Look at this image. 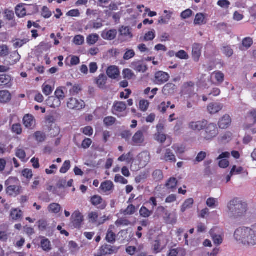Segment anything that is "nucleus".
Here are the masks:
<instances>
[{
    "label": "nucleus",
    "mask_w": 256,
    "mask_h": 256,
    "mask_svg": "<svg viewBox=\"0 0 256 256\" xmlns=\"http://www.w3.org/2000/svg\"><path fill=\"white\" fill-rule=\"evenodd\" d=\"M70 160H66L64 162L62 166L60 169V172L62 174L66 173L68 170L70 168Z\"/></svg>",
    "instance_id": "nucleus-64"
},
{
    "label": "nucleus",
    "mask_w": 256,
    "mask_h": 256,
    "mask_svg": "<svg viewBox=\"0 0 256 256\" xmlns=\"http://www.w3.org/2000/svg\"><path fill=\"white\" fill-rule=\"evenodd\" d=\"M176 87L175 84L172 83L166 84L163 88L162 92L165 95H169L174 92Z\"/></svg>",
    "instance_id": "nucleus-31"
},
{
    "label": "nucleus",
    "mask_w": 256,
    "mask_h": 256,
    "mask_svg": "<svg viewBox=\"0 0 256 256\" xmlns=\"http://www.w3.org/2000/svg\"><path fill=\"white\" fill-rule=\"evenodd\" d=\"M210 234L215 245L218 246L222 243L224 234L220 228H212L210 231Z\"/></svg>",
    "instance_id": "nucleus-5"
},
{
    "label": "nucleus",
    "mask_w": 256,
    "mask_h": 256,
    "mask_svg": "<svg viewBox=\"0 0 256 256\" xmlns=\"http://www.w3.org/2000/svg\"><path fill=\"white\" fill-rule=\"evenodd\" d=\"M40 245L42 249L46 252H48L52 249V246L50 241L48 239L46 238H42L41 242Z\"/></svg>",
    "instance_id": "nucleus-35"
},
{
    "label": "nucleus",
    "mask_w": 256,
    "mask_h": 256,
    "mask_svg": "<svg viewBox=\"0 0 256 256\" xmlns=\"http://www.w3.org/2000/svg\"><path fill=\"white\" fill-rule=\"evenodd\" d=\"M207 125V121L206 120L192 121L188 124V128L194 132H200L204 130Z\"/></svg>",
    "instance_id": "nucleus-10"
},
{
    "label": "nucleus",
    "mask_w": 256,
    "mask_h": 256,
    "mask_svg": "<svg viewBox=\"0 0 256 256\" xmlns=\"http://www.w3.org/2000/svg\"><path fill=\"white\" fill-rule=\"evenodd\" d=\"M176 56L180 60H188L189 58L188 54L184 50H180L177 52Z\"/></svg>",
    "instance_id": "nucleus-54"
},
{
    "label": "nucleus",
    "mask_w": 256,
    "mask_h": 256,
    "mask_svg": "<svg viewBox=\"0 0 256 256\" xmlns=\"http://www.w3.org/2000/svg\"><path fill=\"white\" fill-rule=\"evenodd\" d=\"M16 14L19 18L24 17L26 14V10L24 8V4H19L16 8Z\"/></svg>",
    "instance_id": "nucleus-37"
},
{
    "label": "nucleus",
    "mask_w": 256,
    "mask_h": 256,
    "mask_svg": "<svg viewBox=\"0 0 256 256\" xmlns=\"http://www.w3.org/2000/svg\"><path fill=\"white\" fill-rule=\"evenodd\" d=\"M232 122L231 116L228 114H225L219 119L218 126L221 129H226L230 126Z\"/></svg>",
    "instance_id": "nucleus-14"
},
{
    "label": "nucleus",
    "mask_w": 256,
    "mask_h": 256,
    "mask_svg": "<svg viewBox=\"0 0 256 256\" xmlns=\"http://www.w3.org/2000/svg\"><path fill=\"white\" fill-rule=\"evenodd\" d=\"M223 108V104L218 102H211L208 104L207 107L208 112L214 114L218 112Z\"/></svg>",
    "instance_id": "nucleus-21"
},
{
    "label": "nucleus",
    "mask_w": 256,
    "mask_h": 256,
    "mask_svg": "<svg viewBox=\"0 0 256 256\" xmlns=\"http://www.w3.org/2000/svg\"><path fill=\"white\" fill-rule=\"evenodd\" d=\"M206 204L212 209L216 208L219 205L218 199L214 198H209L206 201Z\"/></svg>",
    "instance_id": "nucleus-38"
},
{
    "label": "nucleus",
    "mask_w": 256,
    "mask_h": 256,
    "mask_svg": "<svg viewBox=\"0 0 256 256\" xmlns=\"http://www.w3.org/2000/svg\"><path fill=\"white\" fill-rule=\"evenodd\" d=\"M152 214V212L150 211L145 206H142L140 210V215L144 218H148Z\"/></svg>",
    "instance_id": "nucleus-53"
},
{
    "label": "nucleus",
    "mask_w": 256,
    "mask_h": 256,
    "mask_svg": "<svg viewBox=\"0 0 256 256\" xmlns=\"http://www.w3.org/2000/svg\"><path fill=\"white\" fill-rule=\"evenodd\" d=\"M136 210V206L132 204H130L126 210H121L120 212L124 216H130L134 214Z\"/></svg>",
    "instance_id": "nucleus-42"
},
{
    "label": "nucleus",
    "mask_w": 256,
    "mask_h": 256,
    "mask_svg": "<svg viewBox=\"0 0 256 256\" xmlns=\"http://www.w3.org/2000/svg\"><path fill=\"white\" fill-rule=\"evenodd\" d=\"M116 235L115 234L112 232V230H111L110 228L108 231V232L106 234V240L109 242L113 244L116 241Z\"/></svg>",
    "instance_id": "nucleus-45"
},
{
    "label": "nucleus",
    "mask_w": 256,
    "mask_h": 256,
    "mask_svg": "<svg viewBox=\"0 0 256 256\" xmlns=\"http://www.w3.org/2000/svg\"><path fill=\"white\" fill-rule=\"evenodd\" d=\"M230 154L229 152H224L222 153L217 158L218 160V166L220 168H226L230 164L228 158H230Z\"/></svg>",
    "instance_id": "nucleus-11"
},
{
    "label": "nucleus",
    "mask_w": 256,
    "mask_h": 256,
    "mask_svg": "<svg viewBox=\"0 0 256 256\" xmlns=\"http://www.w3.org/2000/svg\"><path fill=\"white\" fill-rule=\"evenodd\" d=\"M34 136L36 141L40 142H44L46 138V134L40 131L35 132Z\"/></svg>",
    "instance_id": "nucleus-48"
},
{
    "label": "nucleus",
    "mask_w": 256,
    "mask_h": 256,
    "mask_svg": "<svg viewBox=\"0 0 256 256\" xmlns=\"http://www.w3.org/2000/svg\"><path fill=\"white\" fill-rule=\"evenodd\" d=\"M211 79H215L218 84H222L224 80V74L220 72L216 71L210 76Z\"/></svg>",
    "instance_id": "nucleus-36"
},
{
    "label": "nucleus",
    "mask_w": 256,
    "mask_h": 256,
    "mask_svg": "<svg viewBox=\"0 0 256 256\" xmlns=\"http://www.w3.org/2000/svg\"><path fill=\"white\" fill-rule=\"evenodd\" d=\"M222 52L228 57L231 56L234 54V50L230 46H224L222 48Z\"/></svg>",
    "instance_id": "nucleus-51"
},
{
    "label": "nucleus",
    "mask_w": 256,
    "mask_h": 256,
    "mask_svg": "<svg viewBox=\"0 0 256 256\" xmlns=\"http://www.w3.org/2000/svg\"><path fill=\"white\" fill-rule=\"evenodd\" d=\"M42 92L46 96H49L50 95L53 90L54 88L48 84H44L42 86Z\"/></svg>",
    "instance_id": "nucleus-50"
},
{
    "label": "nucleus",
    "mask_w": 256,
    "mask_h": 256,
    "mask_svg": "<svg viewBox=\"0 0 256 256\" xmlns=\"http://www.w3.org/2000/svg\"><path fill=\"white\" fill-rule=\"evenodd\" d=\"M130 67L136 72H144L148 69L146 66L140 61L132 62Z\"/></svg>",
    "instance_id": "nucleus-24"
},
{
    "label": "nucleus",
    "mask_w": 256,
    "mask_h": 256,
    "mask_svg": "<svg viewBox=\"0 0 256 256\" xmlns=\"http://www.w3.org/2000/svg\"><path fill=\"white\" fill-rule=\"evenodd\" d=\"M193 12L190 9H187L180 14V17L183 20L190 18L192 15Z\"/></svg>",
    "instance_id": "nucleus-58"
},
{
    "label": "nucleus",
    "mask_w": 256,
    "mask_h": 256,
    "mask_svg": "<svg viewBox=\"0 0 256 256\" xmlns=\"http://www.w3.org/2000/svg\"><path fill=\"white\" fill-rule=\"evenodd\" d=\"M61 208L60 204L57 203H52L48 207V211L54 214H58L60 211Z\"/></svg>",
    "instance_id": "nucleus-34"
},
{
    "label": "nucleus",
    "mask_w": 256,
    "mask_h": 256,
    "mask_svg": "<svg viewBox=\"0 0 256 256\" xmlns=\"http://www.w3.org/2000/svg\"><path fill=\"white\" fill-rule=\"evenodd\" d=\"M253 40L250 37L244 38L242 40V46L240 48L241 50H246L251 47L253 44Z\"/></svg>",
    "instance_id": "nucleus-32"
},
{
    "label": "nucleus",
    "mask_w": 256,
    "mask_h": 256,
    "mask_svg": "<svg viewBox=\"0 0 256 256\" xmlns=\"http://www.w3.org/2000/svg\"><path fill=\"white\" fill-rule=\"evenodd\" d=\"M132 160V156L131 152H128L127 154H124L118 158V160L120 162H126L130 163Z\"/></svg>",
    "instance_id": "nucleus-49"
},
{
    "label": "nucleus",
    "mask_w": 256,
    "mask_h": 256,
    "mask_svg": "<svg viewBox=\"0 0 256 256\" xmlns=\"http://www.w3.org/2000/svg\"><path fill=\"white\" fill-rule=\"evenodd\" d=\"M106 76L104 74H100L96 78V84L100 88H102L106 81Z\"/></svg>",
    "instance_id": "nucleus-46"
},
{
    "label": "nucleus",
    "mask_w": 256,
    "mask_h": 256,
    "mask_svg": "<svg viewBox=\"0 0 256 256\" xmlns=\"http://www.w3.org/2000/svg\"><path fill=\"white\" fill-rule=\"evenodd\" d=\"M19 180L17 178L10 176L5 182L4 184L6 188H10L13 186L19 184Z\"/></svg>",
    "instance_id": "nucleus-40"
},
{
    "label": "nucleus",
    "mask_w": 256,
    "mask_h": 256,
    "mask_svg": "<svg viewBox=\"0 0 256 256\" xmlns=\"http://www.w3.org/2000/svg\"><path fill=\"white\" fill-rule=\"evenodd\" d=\"M11 100V94L6 90H0V102L6 103Z\"/></svg>",
    "instance_id": "nucleus-33"
},
{
    "label": "nucleus",
    "mask_w": 256,
    "mask_h": 256,
    "mask_svg": "<svg viewBox=\"0 0 256 256\" xmlns=\"http://www.w3.org/2000/svg\"><path fill=\"white\" fill-rule=\"evenodd\" d=\"M160 160L171 162H175L176 160V156L170 149L166 150L164 155L160 158Z\"/></svg>",
    "instance_id": "nucleus-28"
},
{
    "label": "nucleus",
    "mask_w": 256,
    "mask_h": 256,
    "mask_svg": "<svg viewBox=\"0 0 256 256\" xmlns=\"http://www.w3.org/2000/svg\"><path fill=\"white\" fill-rule=\"evenodd\" d=\"M61 101L54 96H50L46 100L47 104L51 108H57L60 106Z\"/></svg>",
    "instance_id": "nucleus-30"
},
{
    "label": "nucleus",
    "mask_w": 256,
    "mask_h": 256,
    "mask_svg": "<svg viewBox=\"0 0 256 256\" xmlns=\"http://www.w3.org/2000/svg\"><path fill=\"white\" fill-rule=\"evenodd\" d=\"M177 184L178 181L176 179L174 178H171L168 180L166 186L168 188L174 190L176 188Z\"/></svg>",
    "instance_id": "nucleus-47"
},
{
    "label": "nucleus",
    "mask_w": 256,
    "mask_h": 256,
    "mask_svg": "<svg viewBox=\"0 0 256 256\" xmlns=\"http://www.w3.org/2000/svg\"><path fill=\"white\" fill-rule=\"evenodd\" d=\"M207 14H206L199 12L196 14L194 20V23L195 25L202 26L207 22Z\"/></svg>",
    "instance_id": "nucleus-23"
},
{
    "label": "nucleus",
    "mask_w": 256,
    "mask_h": 256,
    "mask_svg": "<svg viewBox=\"0 0 256 256\" xmlns=\"http://www.w3.org/2000/svg\"><path fill=\"white\" fill-rule=\"evenodd\" d=\"M156 36L155 30H152L146 32L144 36V40L145 41H150L153 40Z\"/></svg>",
    "instance_id": "nucleus-55"
},
{
    "label": "nucleus",
    "mask_w": 256,
    "mask_h": 256,
    "mask_svg": "<svg viewBox=\"0 0 256 256\" xmlns=\"http://www.w3.org/2000/svg\"><path fill=\"white\" fill-rule=\"evenodd\" d=\"M218 134V129L215 124H207L205 127V131L203 134V138L206 140H212Z\"/></svg>",
    "instance_id": "nucleus-4"
},
{
    "label": "nucleus",
    "mask_w": 256,
    "mask_h": 256,
    "mask_svg": "<svg viewBox=\"0 0 256 256\" xmlns=\"http://www.w3.org/2000/svg\"><path fill=\"white\" fill-rule=\"evenodd\" d=\"M117 34V30L116 29H106L102 32L101 36L105 40H112L116 38Z\"/></svg>",
    "instance_id": "nucleus-15"
},
{
    "label": "nucleus",
    "mask_w": 256,
    "mask_h": 256,
    "mask_svg": "<svg viewBox=\"0 0 256 256\" xmlns=\"http://www.w3.org/2000/svg\"><path fill=\"white\" fill-rule=\"evenodd\" d=\"M124 78L130 80L134 76V74L132 70L128 68L124 69L122 72Z\"/></svg>",
    "instance_id": "nucleus-60"
},
{
    "label": "nucleus",
    "mask_w": 256,
    "mask_h": 256,
    "mask_svg": "<svg viewBox=\"0 0 256 256\" xmlns=\"http://www.w3.org/2000/svg\"><path fill=\"white\" fill-rule=\"evenodd\" d=\"M88 220L90 222L100 225L102 224L106 220V216H104V220L102 222L98 221V214L96 212H92L88 215Z\"/></svg>",
    "instance_id": "nucleus-22"
},
{
    "label": "nucleus",
    "mask_w": 256,
    "mask_h": 256,
    "mask_svg": "<svg viewBox=\"0 0 256 256\" xmlns=\"http://www.w3.org/2000/svg\"><path fill=\"white\" fill-rule=\"evenodd\" d=\"M186 250L182 248H177L170 250L167 256H186Z\"/></svg>",
    "instance_id": "nucleus-25"
},
{
    "label": "nucleus",
    "mask_w": 256,
    "mask_h": 256,
    "mask_svg": "<svg viewBox=\"0 0 256 256\" xmlns=\"http://www.w3.org/2000/svg\"><path fill=\"white\" fill-rule=\"evenodd\" d=\"M54 95L56 98L60 100H63L65 98V95L64 91L62 88H58L56 90Z\"/></svg>",
    "instance_id": "nucleus-63"
},
{
    "label": "nucleus",
    "mask_w": 256,
    "mask_h": 256,
    "mask_svg": "<svg viewBox=\"0 0 256 256\" xmlns=\"http://www.w3.org/2000/svg\"><path fill=\"white\" fill-rule=\"evenodd\" d=\"M99 36L96 34H90L86 38L87 43L90 45L95 44L98 40Z\"/></svg>",
    "instance_id": "nucleus-44"
},
{
    "label": "nucleus",
    "mask_w": 256,
    "mask_h": 256,
    "mask_svg": "<svg viewBox=\"0 0 256 256\" xmlns=\"http://www.w3.org/2000/svg\"><path fill=\"white\" fill-rule=\"evenodd\" d=\"M194 84L192 82L184 83L183 86V90L188 94H190L194 92Z\"/></svg>",
    "instance_id": "nucleus-41"
},
{
    "label": "nucleus",
    "mask_w": 256,
    "mask_h": 256,
    "mask_svg": "<svg viewBox=\"0 0 256 256\" xmlns=\"http://www.w3.org/2000/svg\"><path fill=\"white\" fill-rule=\"evenodd\" d=\"M23 212L18 208H12L10 212V219L14 221L20 220L22 218Z\"/></svg>",
    "instance_id": "nucleus-27"
},
{
    "label": "nucleus",
    "mask_w": 256,
    "mask_h": 256,
    "mask_svg": "<svg viewBox=\"0 0 256 256\" xmlns=\"http://www.w3.org/2000/svg\"><path fill=\"white\" fill-rule=\"evenodd\" d=\"M168 242V240L166 236H159L158 240L154 242L152 246L154 253L157 254L160 252Z\"/></svg>",
    "instance_id": "nucleus-9"
},
{
    "label": "nucleus",
    "mask_w": 256,
    "mask_h": 256,
    "mask_svg": "<svg viewBox=\"0 0 256 256\" xmlns=\"http://www.w3.org/2000/svg\"><path fill=\"white\" fill-rule=\"evenodd\" d=\"M100 188L104 193L108 195L113 192L114 184L112 181L106 180L101 184Z\"/></svg>",
    "instance_id": "nucleus-16"
},
{
    "label": "nucleus",
    "mask_w": 256,
    "mask_h": 256,
    "mask_svg": "<svg viewBox=\"0 0 256 256\" xmlns=\"http://www.w3.org/2000/svg\"><path fill=\"white\" fill-rule=\"evenodd\" d=\"M117 226H128L130 224V222L124 218L118 219L115 222Z\"/></svg>",
    "instance_id": "nucleus-62"
},
{
    "label": "nucleus",
    "mask_w": 256,
    "mask_h": 256,
    "mask_svg": "<svg viewBox=\"0 0 256 256\" xmlns=\"http://www.w3.org/2000/svg\"><path fill=\"white\" fill-rule=\"evenodd\" d=\"M194 200L192 198L186 200L181 206L180 210L182 212H184L186 210L191 208L194 204Z\"/></svg>",
    "instance_id": "nucleus-39"
},
{
    "label": "nucleus",
    "mask_w": 256,
    "mask_h": 256,
    "mask_svg": "<svg viewBox=\"0 0 256 256\" xmlns=\"http://www.w3.org/2000/svg\"><path fill=\"white\" fill-rule=\"evenodd\" d=\"M135 56V52L133 50L127 49L124 56V60H128Z\"/></svg>",
    "instance_id": "nucleus-57"
},
{
    "label": "nucleus",
    "mask_w": 256,
    "mask_h": 256,
    "mask_svg": "<svg viewBox=\"0 0 256 256\" xmlns=\"http://www.w3.org/2000/svg\"><path fill=\"white\" fill-rule=\"evenodd\" d=\"M22 188L20 186V182L19 184H16L14 186H11L10 188H6V194L10 196H16L22 192Z\"/></svg>",
    "instance_id": "nucleus-19"
},
{
    "label": "nucleus",
    "mask_w": 256,
    "mask_h": 256,
    "mask_svg": "<svg viewBox=\"0 0 256 256\" xmlns=\"http://www.w3.org/2000/svg\"><path fill=\"white\" fill-rule=\"evenodd\" d=\"M16 155L22 161H24L26 154L25 151L23 149L18 148L16 150Z\"/></svg>",
    "instance_id": "nucleus-52"
},
{
    "label": "nucleus",
    "mask_w": 256,
    "mask_h": 256,
    "mask_svg": "<svg viewBox=\"0 0 256 256\" xmlns=\"http://www.w3.org/2000/svg\"><path fill=\"white\" fill-rule=\"evenodd\" d=\"M72 226L74 228H80L84 221V216L78 210L74 212L70 218Z\"/></svg>",
    "instance_id": "nucleus-8"
},
{
    "label": "nucleus",
    "mask_w": 256,
    "mask_h": 256,
    "mask_svg": "<svg viewBox=\"0 0 256 256\" xmlns=\"http://www.w3.org/2000/svg\"><path fill=\"white\" fill-rule=\"evenodd\" d=\"M22 174V176L28 180H30L33 176L32 170L28 168L24 169Z\"/></svg>",
    "instance_id": "nucleus-56"
},
{
    "label": "nucleus",
    "mask_w": 256,
    "mask_h": 256,
    "mask_svg": "<svg viewBox=\"0 0 256 256\" xmlns=\"http://www.w3.org/2000/svg\"><path fill=\"white\" fill-rule=\"evenodd\" d=\"M90 202L93 206H96L100 210H104L107 206L106 202L98 195H95L92 196L90 199Z\"/></svg>",
    "instance_id": "nucleus-12"
},
{
    "label": "nucleus",
    "mask_w": 256,
    "mask_h": 256,
    "mask_svg": "<svg viewBox=\"0 0 256 256\" xmlns=\"http://www.w3.org/2000/svg\"><path fill=\"white\" fill-rule=\"evenodd\" d=\"M144 142L145 137L144 132L138 130L132 136L130 144L133 146H142L144 145Z\"/></svg>",
    "instance_id": "nucleus-6"
},
{
    "label": "nucleus",
    "mask_w": 256,
    "mask_h": 256,
    "mask_svg": "<svg viewBox=\"0 0 256 256\" xmlns=\"http://www.w3.org/2000/svg\"><path fill=\"white\" fill-rule=\"evenodd\" d=\"M12 78L8 74L0 75V86L10 88L12 85Z\"/></svg>",
    "instance_id": "nucleus-20"
},
{
    "label": "nucleus",
    "mask_w": 256,
    "mask_h": 256,
    "mask_svg": "<svg viewBox=\"0 0 256 256\" xmlns=\"http://www.w3.org/2000/svg\"><path fill=\"white\" fill-rule=\"evenodd\" d=\"M202 46L201 45L194 44L192 46V58L194 61L198 62L201 56Z\"/></svg>",
    "instance_id": "nucleus-26"
},
{
    "label": "nucleus",
    "mask_w": 256,
    "mask_h": 256,
    "mask_svg": "<svg viewBox=\"0 0 256 256\" xmlns=\"http://www.w3.org/2000/svg\"><path fill=\"white\" fill-rule=\"evenodd\" d=\"M150 154L148 151H144L138 156V160L141 166H146L150 162Z\"/></svg>",
    "instance_id": "nucleus-18"
},
{
    "label": "nucleus",
    "mask_w": 256,
    "mask_h": 256,
    "mask_svg": "<svg viewBox=\"0 0 256 256\" xmlns=\"http://www.w3.org/2000/svg\"><path fill=\"white\" fill-rule=\"evenodd\" d=\"M102 254H111L113 252L112 248V246L106 244L102 247Z\"/></svg>",
    "instance_id": "nucleus-61"
},
{
    "label": "nucleus",
    "mask_w": 256,
    "mask_h": 256,
    "mask_svg": "<svg viewBox=\"0 0 256 256\" xmlns=\"http://www.w3.org/2000/svg\"><path fill=\"white\" fill-rule=\"evenodd\" d=\"M112 112L118 118L126 116L128 114L126 103L122 102H115L112 106Z\"/></svg>",
    "instance_id": "nucleus-3"
},
{
    "label": "nucleus",
    "mask_w": 256,
    "mask_h": 256,
    "mask_svg": "<svg viewBox=\"0 0 256 256\" xmlns=\"http://www.w3.org/2000/svg\"><path fill=\"white\" fill-rule=\"evenodd\" d=\"M23 124L24 126L28 128H34L36 125V120L34 116L30 114H26L23 118Z\"/></svg>",
    "instance_id": "nucleus-17"
},
{
    "label": "nucleus",
    "mask_w": 256,
    "mask_h": 256,
    "mask_svg": "<svg viewBox=\"0 0 256 256\" xmlns=\"http://www.w3.org/2000/svg\"><path fill=\"white\" fill-rule=\"evenodd\" d=\"M67 106L71 110H80L85 107V102L80 99L72 98L68 100Z\"/></svg>",
    "instance_id": "nucleus-7"
},
{
    "label": "nucleus",
    "mask_w": 256,
    "mask_h": 256,
    "mask_svg": "<svg viewBox=\"0 0 256 256\" xmlns=\"http://www.w3.org/2000/svg\"><path fill=\"white\" fill-rule=\"evenodd\" d=\"M106 74L110 78L115 79L118 76L120 71L116 66H110L107 69Z\"/></svg>",
    "instance_id": "nucleus-29"
},
{
    "label": "nucleus",
    "mask_w": 256,
    "mask_h": 256,
    "mask_svg": "<svg viewBox=\"0 0 256 256\" xmlns=\"http://www.w3.org/2000/svg\"><path fill=\"white\" fill-rule=\"evenodd\" d=\"M119 32L121 36L128 37L129 38H132V34L130 32V29L128 26H122L119 29Z\"/></svg>",
    "instance_id": "nucleus-43"
},
{
    "label": "nucleus",
    "mask_w": 256,
    "mask_h": 256,
    "mask_svg": "<svg viewBox=\"0 0 256 256\" xmlns=\"http://www.w3.org/2000/svg\"><path fill=\"white\" fill-rule=\"evenodd\" d=\"M247 203L240 198H235L227 204L225 216L230 220L237 221L244 217L248 211Z\"/></svg>",
    "instance_id": "nucleus-1"
},
{
    "label": "nucleus",
    "mask_w": 256,
    "mask_h": 256,
    "mask_svg": "<svg viewBox=\"0 0 256 256\" xmlns=\"http://www.w3.org/2000/svg\"><path fill=\"white\" fill-rule=\"evenodd\" d=\"M9 54L8 47L4 44L0 45V56L4 57L8 56Z\"/></svg>",
    "instance_id": "nucleus-59"
},
{
    "label": "nucleus",
    "mask_w": 256,
    "mask_h": 256,
    "mask_svg": "<svg viewBox=\"0 0 256 256\" xmlns=\"http://www.w3.org/2000/svg\"><path fill=\"white\" fill-rule=\"evenodd\" d=\"M169 74L162 71H159L155 74L154 82L157 84H162L168 80Z\"/></svg>",
    "instance_id": "nucleus-13"
},
{
    "label": "nucleus",
    "mask_w": 256,
    "mask_h": 256,
    "mask_svg": "<svg viewBox=\"0 0 256 256\" xmlns=\"http://www.w3.org/2000/svg\"><path fill=\"white\" fill-rule=\"evenodd\" d=\"M234 240L245 246H256V224L250 226H241L236 228L234 234Z\"/></svg>",
    "instance_id": "nucleus-2"
}]
</instances>
